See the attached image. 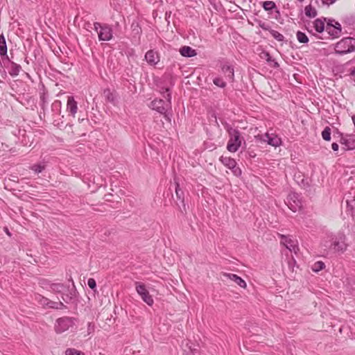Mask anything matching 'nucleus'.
I'll return each instance as SVG.
<instances>
[{
	"label": "nucleus",
	"instance_id": "f257e3e1",
	"mask_svg": "<svg viewBox=\"0 0 355 355\" xmlns=\"http://www.w3.org/2000/svg\"><path fill=\"white\" fill-rule=\"evenodd\" d=\"M163 97L166 98V101L162 99H155L151 102V107L153 110H156L161 114H162L164 119L171 123V93L169 89H166L162 92Z\"/></svg>",
	"mask_w": 355,
	"mask_h": 355
},
{
	"label": "nucleus",
	"instance_id": "f03ea898",
	"mask_svg": "<svg viewBox=\"0 0 355 355\" xmlns=\"http://www.w3.org/2000/svg\"><path fill=\"white\" fill-rule=\"evenodd\" d=\"M329 248L334 253L339 254L345 253L348 248L346 236L341 232L334 235Z\"/></svg>",
	"mask_w": 355,
	"mask_h": 355
},
{
	"label": "nucleus",
	"instance_id": "7ed1b4c3",
	"mask_svg": "<svg viewBox=\"0 0 355 355\" xmlns=\"http://www.w3.org/2000/svg\"><path fill=\"white\" fill-rule=\"evenodd\" d=\"M335 52L339 55H344L355 51V38L345 37L335 44Z\"/></svg>",
	"mask_w": 355,
	"mask_h": 355
},
{
	"label": "nucleus",
	"instance_id": "20e7f679",
	"mask_svg": "<svg viewBox=\"0 0 355 355\" xmlns=\"http://www.w3.org/2000/svg\"><path fill=\"white\" fill-rule=\"evenodd\" d=\"M76 327L75 319L68 317L58 318L55 323V331L57 334L64 333Z\"/></svg>",
	"mask_w": 355,
	"mask_h": 355
},
{
	"label": "nucleus",
	"instance_id": "39448f33",
	"mask_svg": "<svg viewBox=\"0 0 355 355\" xmlns=\"http://www.w3.org/2000/svg\"><path fill=\"white\" fill-rule=\"evenodd\" d=\"M230 139L227 146V148L230 152L234 153L237 151L241 145L242 139L240 133L235 129H231L229 131Z\"/></svg>",
	"mask_w": 355,
	"mask_h": 355
},
{
	"label": "nucleus",
	"instance_id": "423d86ee",
	"mask_svg": "<svg viewBox=\"0 0 355 355\" xmlns=\"http://www.w3.org/2000/svg\"><path fill=\"white\" fill-rule=\"evenodd\" d=\"M94 28L98 33L99 40L109 41L112 39V31L110 26L107 25L102 26L100 23L95 22L94 24Z\"/></svg>",
	"mask_w": 355,
	"mask_h": 355
},
{
	"label": "nucleus",
	"instance_id": "0eeeda50",
	"mask_svg": "<svg viewBox=\"0 0 355 355\" xmlns=\"http://www.w3.org/2000/svg\"><path fill=\"white\" fill-rule=\"evenodd\" d=\"M286 204L293 212L300 211L302 207V203L296 193H291L286 198Z\"/></svg>",
	"mask_w": 355,
	"mask_h": 355
},
{
	"label": "nucleus",
	"instance_id": "6e6552de",
	"mask_svg": "<svg viewBox=\"0 0 355 355\" xmlns=\"http://www.w3.org/2000/svg\"><path fill=\"white\" fill-rule=\"evenodd\" d=\"M220 161L222 162V164L225 166H226L230 170H231L232 173L235 176L239 177L241 175V173H242L241 169L236 166V162L234 159H232L230 157L222 156L220 158Z\"/></svg>",
	"mask_w": 355,
	"mask_h": 355
},
{
	"label": "nucleus",
	"instance_id": "1a4fd4ad",
	"mask_svg": "<svg viewBox=\"0 0 355 355\" xmlns=\"http://www.w3.org/2000/svg\"><path fill=\"white\" fill-rule=\"evenodd\" d=\"M135 285L136 291L144 302H145L148 305L151 306L154 301L151 295L149 294V292L146 288L145 285L139 282H136Z\"/></svg>",
	"mask_w": 355,
	"mask_h": 355
},
{
	"label": "nucleus",
	"instance_id": "9d476101",
	"mask_svg": "<svg viewBox=\"0 0 355 355\" xmlns=\"http://www.w3.org/2000/svg\"><path fill=\"white\" fill-rule=\"evenodd\" d=\"M257 140H261L267 142L273 147H278L282 144L281 139L276 135L266 133L263 136H255Z\"/></svg>",
	"mask_w": 355,
	"mask_h": 355
},
{
	"label": "nucleus",
	"instance_id": "9b49d317",
	"mask_svg": "<svg viewBox=\"0 0 355 355\" xmlns=\"http://www.w3.org/2000/svg\"><path fill=\"white\" fill-rule=\"evenodd\" d=\"M223 276L227 279L234 282L237 286L242 288H246L247 287V284L245 280L236 274L223 272Z\"/></svg>",
	"mask_w": 355,
	"mask_h": 355
},
{
	"label": "nucleus",
	"instance_id": "f8f14e48",
	"mask_svg": "<svg viewBox=\"0 0 355 355\" xmlns=\"http://www.w3.org/2000/svg\"><path fill=\"white\" fill-rule=\"evenodd\" d=\"M281 243L283 244L291 252H294L296 253L297 250H298L297 241L293 240L288 236H282Z\"/></svg>",
	"mask_w": 355,
	"mask_h": 355
},
{
	"label": "nucleus",
	"instance_id": "ddd939ff",
	"mask_svg": "<svg viewBox=\"0 0 355 355\" xmlns=\"http://www.w3.org/2000/svg\"><path fill=\"white\" fill-rule=\"evenodd\" d=\"M145 60L150 65L155 66L159 62V56L157 52L149 50L145 55Z\"/></svg>",
	"mask_w": 355,
	"mask_h": 355
},
{
	"label": "nucleus",
	"instance_id": "4468645a",
	"mask_svg": "<svg viewBox=\"0 0 355 355\" xmlns=\"http://www.w3.org/2000/svg\"><path fill=\"white\" fill-rule=\"evenodd\" d=\"M67 110L69 111L73 117L78 110L77 102L74 100L73 96H69L67 99Z\"/></svg>",
	"mask_w": 355,
	"mask_h": 355
},
{
	"label": "nucleus",
	"instance_id": "2eb2a0df",
	"mask_svg": "<svg viewBox=\"0 0 355 355\" xmlns=\"http://www.w3.org/2000/svg\"><path fill=\"white\" fill-rule=\"evenodd\" d=\"M332 22L333 21L328 22L327 24V25H326V31L331 36H333L334 37H338L340 35V34L341 33V28L336 27V28H335V27L333 26Z\"/></svg>",
	"mask_w": 355,
	"mask_h": 355
},
{
	"label": "nucleus",
	"instance_id": "dca6fc26",
	"mask_svg": "<svg viewBox=\"0 0 355 355\" xmlns=\"http://www.w3.org/2000/svg\"><path fill=\"white\" fill-rule=\"evenodd\" d=\"M347 211L349 213L355 221V196L350 200H347Z\"/></svg>",
	"mask_w": 355,
	"mask_h": 355
},
{
	"label": "nucleus",
	"instance_id": "f3484780",
	"mask_svg": "<svg viewBox=\"0 0 355 355\" xmlns=\"http://www.w3.org/2000/svg\"><path fill=\"white\" fill-rule=\"evenodd\" d=\"M180 54L184 57H193L196 55V52L191 47L184 46L180 49Z\"/></svg>",
	"mask_w": 355,
	"mask_h": 355
},
{
	"label": "nucleus",
	"instance_id": "a211bd4d",
	"mask_svg": "<svg viewBox=\"0 0 355 355\" xmlns=\"http://www.w3.org/2000/svg\"><path fill=\"white\" fill-rule=\"evenodd\" d=\"M324 21L325 19L322 20L321 19H317L314 21L313 27L318 33H322L324 29H326Z\"/></svg>",
	"mask_w": 355,
	"mask_h": 355
},
{
	"label": "nucleus",
	"instance_id": "6ab92c4d",
	"mask_svg": "<svg viewBox=\"0 0 355 355\" xmlns=\"http://www.w3.org/2000/svg\"><path fill=\"white\" fill-rule=\"evenodd\" d=\"M10 71H9V73L12 76H17L19 75L21 69V67L19 64H17L15 62H10Z\"/></svg>",
	"mask_w": 355,
	"mask_h": 355
},
{
	"label": "nucleus",
	"instance_id": "aec40b11",
	"mask_svg": "<svg viewBox=\"0 0 355 355\" xmlns=\"http://www.w3.org/2000/svg\"><path fill=\"white\" fill-rule=\"evenodd\" d=\"M65 289L62 284H52L50 285L49 291L55 293H61Z\"/></svg>",
	"mask_w": 355,
	"mask_h": 355
},
{
	"label": "nucleus",
	"instance_id": "412c9836",
	"mask_svg": "<svg viewBox=\"0 0 355 355\" xmlns=\"http://www.w3.org/2000/svg\"><path fill=\"white\" fill-rule=\"evenodd\" d=\"M223 71L225 73L226 77L229 79V80L233 82L234 76L233 68L230 66H224L223 67Z\"/></svg>",
	"mask_w": 355,
	"mask_h": 355
},
{
	"label": "nucleus",
	"instance_id": "4be33fe9",
	"mask_svg": "<svg viewBox=\"0 0 355 355\" xmlns=\"http://www.w3.org/2000/svg\"><path fill=\"white\" fill-rule=\"evenodd\" d=\"M304 13L309 17H315L317 15V10L311 3L305 7Z\"/></svg>",
	"mask_w": 355,
	"mask_h": 355
},
{
	"label": "nucleus",
	"instance_id": "5701e85b",
	"mask_svg": "<svg viewBox=\"0 0 355 355\" xmlns=\"http://www.w3.org/2000/svg\"><path fill=\"white\" fill-rule=\"evenodd\" d=\"M63 303L60 301H53L49 299L47 309H61L64 307Z\"/></svg>",
	"mask_w": 355,
	"mask_h": 355
},
{
	"label": "nucleus",
	"instance_id": "b1692460",
	"mask_svg": "<svg viewBox=\"0 0 355 355\" xmlns=\"http://www.w3.org/2000/svg\"><path fill=\"white\" fill-rule=\"evenodd\" d=\"M7 46L3 35H0V55L1 56L6 55Z\"/></svg>",
	"mask_w": 355,
	"mask_h": 355
},
{
	"label": "nucleus",
	"instance_id": "393cba45",
	"mask_svg": "<svg viewBox=\"0 0 355 355\" xmlns=\"http://www.w3.org/2000/svg\"><path fill=\"white\" fill-rule=\"evenodd\" d=\"M297 39L300 43H307L309 42L308 37L306 35L305 33L298 31L297 33Z\"/></svg>",
	"mask_w": 355,
	"mask_h": 355
},
{
	"label": "nucleus",
	"instance_id": "a878e982",
	"mask_svg": "<svg viewBox=\"0 0 355 355\" xmlns=\"http://www.w3.org/2000/svg\"><path fill=\"white\" fill-rule=\"evenodd\" d=\"M30 168L35 173H40L45 168V165L43 164H37L31 166Z\"/></svg>",
	"mask_w": 355,
	"mask_h": 355
},
{
	"label": "nucleus",
	"instance_id": "bb28decb",
	"mask_svg": "<svg viewBox=\"0 0 355 355\" xmlns=\"http://www.w3.org/2000/svg\"><path fill=\"white\" fill-rule=\"evenodd\" d=\"M322 137L325 141H330L331 139V129L329 127H326L322 132Z\"/></svg>",
	"mask_w": 355,
	"mask_h": 355
},
{
	"label": "nucleus",
	"instance_id": "cd10ccee",
	"mask_svg": "<svg viewBox=\"0 0 355 355\" xmlns=\"http://www.w3.org/2000/svg\"><path fill=\"white\" fill-rule=\"evenodd\" d=\"M104 96L107 101L114 103L115 101V96L113 93H112L110 90H105L104 91Z\"/></svg>",
	"mask_w": 355,
	"mask_h": 355
},
{
	"label": "nucleus",
	"instance_id": "c85d7f7f",
	"mask_svg": "<svg viewBox=\"0 0 355 355\" xmlns=\"http://www.w3.org/2000/svg\"><path fill=\"white\" fill-rule=\"evenodd\" d=\"M324 268V263L322 261H317L313 265L312 270L315 272H319Z\"/></svg>",
	"mask_w": 355,
	"mask_h": 355
},
{
	"label": "nucleus",
	"instance_id": "c756f323",
	"mask_svg": "<svg viewBox=\"0 0 355 355\" xmlns=\"http://www.w3.org/2000/svg\"><path fill=\"white\" fill-rule=\"evenodd\" d=\"M37 300L40 304H41L44 308L47 309L49 298L40 295L37 298Z\"/></svg>",
	"mask_w": 355,
	"mask_h": 355
},
{
	"label": "nucleus",
	"instance_id": "7c9ffc66",
	"mask_svg": "<svg viewBox=\"0 0 355 355\" xmlns=\"http://www.w3.org/2000/svg\"><path fill=\"white\" fill-rule=\"evenodd\" d=\"M263 7L266 10H270L275 7V3L271 1L263 2Z\"/></svg>",
	"mask_w": 355,
	"mask_h": 355
},
{
	"label": "nucleus",
	"instance_id": "2f4dec72",
	"mask_svg": "<svg viewBox=\"0 0 355 355\" xmlns=\"http://www.w3.org/2000/svg\"><path fill=\"white\" fill-rule=\"evenodd\" d=\"M214 85H216V86L220 87H224L226 85L225 83L220 78H216L214 80Z\"/></svg>",
	"mask_w": 355,
	"mask_h": 355
},
{
	"label": "nucleus",
	"instance_id": "473e14b6",
	"mask_svg": "<svg viewBox=\"0 0 355 355\" xmlns=\"http://www.w3.org/2000/svg\"><path fill=\"white\" fill-rule=\"evenodd\" d=\"M66 355H84L80 351H78L75 349H68L65 352Z\"/></svg>",
	"mask_w": 355,
	"mask_h": 355
},
{
	"label": "nucleus",
	"instance_id": "72a5a7b5",
	"mask_svg": "<svg viewBox=\"0 0 355 355\" xmlns=\"http://www.w3.org/2000/svg\"><path fill=\"white\" fill-rule=\"evenodd\" d=\"M323 5H331L334 3H335L337 0H321ZM315 2V3H318V0H312L311 3Z\"/></svg>",
	"mask_w": 355,
	"mask_h": 355
},
{
	"label": "nucleus",
	"instance_id": "f704fd0d",
	"mask_svg": "<svg viewBox=\"0 0 355 355\" xmlns=\"http://www.w3.org/2000/svg\"><path fill=\"white\" fill-rule=\"evenodd\" d=\"M89 287L92 289H94L96 286V281L93 278H89L87 282Z\"/></svg>",
	"mask_w": 355,
	"mask_h": 355
},
{
	"label": "nucleus",
	"instance_id": "c9c22d12",
	"mask_svg": "<svg viewBox=\"0 0 355 355\" xmlns=\"http://www.w3.org/2000/svg\"><path fill=\"white\" fill-rule=\"evenodd\" d=\"M273 37L278 41H283L284 36L283 35L279 33L278 32H275L273 34Z\"/></svg>",
	"mask_w": 355,
	"mask_h": 355
},
{
	"label": "nucleus",
	"instance_id": "e433bc0d",
	"mask_svg": "<svg viewBox=\"0 0 355 355\" xmlns=\"http://www.w3.org/2000/svg\"><path fill=\"white\" fill-rule=\"evenodd\" d=\"M349 140H350V138L349 139H344L343 138V139H342V142H341L342 144H345L348 149L354 148L353 146L348 144H349Z\"/></svg>",
	"mask_w": 355,
	"mask_h": 355
},
{
	"label": "nucleus",
	"instance_id": "4c0bfd02",
	"mask_svg": "<svg viewBox=\"0 0 355 355\" xmlns=\"http://www.w3.org/2000/svg\"><path fill=\"white\" fill-rule=\"evenodd\" d=\"M176 196L178 198H181V195L180 194V189H179V185L177 184V187L175 189Z\"/></svg>",
	"mask_w": 355,
	"mask_h": 355
},
{
	"label": "nucleus",
	"instance_id": "58836bf2",
	"mask_svg": "<svg viewBox=\"0 0 355 355\" xmlns=\"http://www.w3.org/2000/svg\"><path fill=\"white\" fill-rule=\"evenodd\" d=\"M333 150L337 151L338 150V145L336 143H333L331 145Z\"/></svg>",
	"mask_w": 355,
	"mask_h": 355
},
{
	"label": "nucleus",
	"instance_id": "ea45409f",
	"mask_svg": "<svg viewBox=\"0 0 355 355\" xmlns=\"http://www.w3.org/2000/svg\"><path fill=\"white\" fill-rule=\"evenodd\" d=\"M94 329V325L92 324V323L88 324V330L89 331H93Z\"/></svg>",
	"mask_w": 355,
	"mask_h": 355
},
{
	"label": "nucleus",
	"instance_id": "a19ab883",
	"mask_svg": "<svg viewBox=\"0 0 355 355\" xmlns=\"http://www.w3.org/2000/svg\"><path fill=\"white\" fill-rule=\"evenodd\" d=\"M333 26L335 27V28H336V27L341 28V26L338 22H335L334 24H333Z\"/></svg>",
	"mask_w": 355,
	"mask_h": 355
},
{
	"label": "nucleus",
	"instance_id": "79ce46f5",
	"mask_svg": "<svg viewBox=\"0 0 355 355\" xmlns=\"http://www.w3.org/2000/svg\"><path fill=\"white\" fill-rule=\"evenodd\" d=\"M266 56L267 57V60L269 61L270 60V55L268 53H266Z\"/></svg>",
	"mask_w": 355,
	"mask_h": 355
},
{
	"label": "nucleus",
	"instance_id": "37998d69",
	"mask_svg": "<svg viewBox=\"0 0 355 355\" xmlns=\"http://www.w3.org/2000/svg\"><path fill=\"white\" fill-rule=\"evenodd\" d=\"M323 245L325 247V248H327V242L325 241L324 243L323 244Z\"/></svg>",
	"mask_w": 355,
	"mask_h": 355
}]
</instances>
